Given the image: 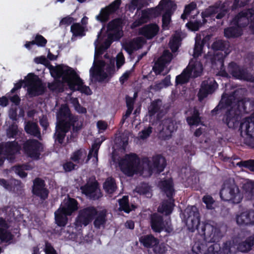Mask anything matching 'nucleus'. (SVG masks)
Wrapping results in <instances>:
<instances>
[{
  "label": "nucleus",
  "instance_id": "obj_54",
  "mask_svg": "<svg viewBox=\"0 0 254 254\" xmlns=\"http://www.w3.org/2000/svg\"><path fill=\"white\" fill-rule=\"evenodd\" d=\"M34 44L39 47H44L47 43V40L42 35L37 34L33 40Z\"/></svg>",
  "mask_w": 254,
  "mask_h": 254
},
{
  "label": "nucleus",
  "instance_id": "obj_22",
  "mask_svg": "<svg viewBox=\"0 0 254 254\" xmlns=\"http://www.w3.org/2000/svg\"><path fill=\"white\" fill-rule=\"evenodd\" d=\"M139 241L142 245L147 248H153L155 253H162L160 248H159V240L153 235L149 234L141 236Z\"/></svg>",
  "mask_w": 254,
  "mask_h": 254
},
{
  "label": "nucleus",
  "instance_id": "obj_30",
  "mask_svg": "<svg viewBox=\"0 0 254 254\" xmlns=\"http://www.w3.org/2000/svg\"><path fill=\"white\" fill-rule=\"evenodd\" d=\"M225 56L223 55L221 52L216 53L212 59V64L217 66L219 65L220 68L221 75L224 77H228L229 73L227 72L224 68V59Z\"/></svg>",
  "mask_w": 254,
  "mask_h": 254
},
{
  "label": "nucleus",
  "instance_id": "obj_53",
  "mask_svg": "<svg viewBox=\"0 0 254 254\" xmlns=\"http://www.w3.org/2000/svg\"><path fill=\"white\" fill-rule=\"evenodd\" d=\"M203 24H204L203 22L202 21V23L200 20L190 21L186 24V26L192 31H196L202 26Z\"/></svg>",
  "mask_w": 254,
  "mask_h": 254
},
{
  "label": "nucleus",
  "instance_id": "obj_47",
  "mask_svg": "<svg viewBox=\"0 0 254 254\" xmlns=\"http://www.w3.org/2000/svg\"><path fill=\"white\" fill-rule=\"evenodd\" d=\"M70 32L74 37H83L85 35L84 28L79 23H74L71 25Z\"/></svg>",
  "mask_w": 254,
  "mask_h": 254
},
{
  "label": "nucleus",
  "instance_id": "obj_26",
  "mask_svg": "<svg viewBox=\"0 0 254 254\" xmlns=\"http://www.w3.org/2000/svg\"><path fill=\"white\" fill-rule=\"evenodd\" d=\"M195 68V66L194 64H189L182 72L176 76L175 81L176 85H182L188 82Z\"/></svg>",
  "mask_w": 254,
  "mask_h": 254
},
{
  "label": "nucleus",
  "instance_id": "obj_46",
  "mask_svg": "<svg viewBox=\"0 0 254 254\" xmlns=\"http://www.w3.org/2000/svg\"><path fill=\"white\" fill-rule=\"evenodd\" d=\"M162 189L168 198H172L173 197L174 190L172 183L170 181L165 180L162 182Z\"/></svg>",
  "mask_w": 254,
  "mask_h": 254
},
{
  "label": "nucleus",
  "instance_id": "obj_28",
  "mask_svg": "<svg viewBox=\"0 0 254 254\" xmlns=\"http://www.w3.org/2000/svg\"><path fill=\"white\" fill-rule=\"evenodd\" d=\"M79 203L76 199L68 196L67 200H64V204L61 207L66 214L71 215L78 209Z\"/></svg>",
  "mask_w": 254,
  "mask_h": 254
},
{
  "label": "nucleus",
  "instance_id": "obj_63",
  "mask_svg": "<svg viewBox=\"0 0 254 254\" xmlns=\"http://www.w3.org/2000/svg\"><path fill=\"white\" fill-rule=\"evenodd\" d=\"M13 170L15 173L21 178H26L27 176V173L24 171L22 166H21L20 165L14 166Z\"/></svg>",
  "mask_w": 254,
  "mask_h": 254
},
{
  "label": "nucleus",
  "instance_id": "obj_57",
  "mask_svg": "<svg viewBox=\"0 0 254 254\" xmlns=\"http://www.w3.org/2000/svg\"><path fill=\"white\" fill-rule=\"evenodd\" d=\"M151 14L150 10H143L141 12V14L140 18L137 22L138 24L136 25H140L144 22H146L150 18V15Z\"/></svg>",
  "mask_w": 254,
  "mask_h": 254
},
{
  "label": "nucleus",
  "instance_id": "obj_1",
  "mask_svg": "<svg viewBox=\"0 0 254 254\" xmlns=\"http://www.w3.org/2000/svg\"><path fill=\"white\" fill-rule=\"evenodd\" d=\"M184 216L189 231L193 232L196 230L200 235L204 236L206 242L216 243L222 238L220 228L208 223L200 224L199 212L196 206H188L185 210Z\"/></svg>",
  "mask_w": 254,
  "mask_h": 254
},
{
  "label": "nucleus",
  "instance_id": "obj_41",
  "mask_svg": "<svg viewBox=\"0 0 254 254\" xmlns=\"http://www.w3.org/2000/svg\"><path fill=\"white\" fill-rule=\"evenodd\" d=\"M26 132L35 137L40 136V128L36 123L28 122L24 127Z\"/></svg>",
  "mask_w": 254,
  "mask_h": 254
},
{
  "label": "nucleus",
  "instance_id": "obj_9",
  "mask_svg": "<svg viewBox=\"0 0 254 254\" xmlns=\"http://www.w3.org/2000/svg\"><path fill=\"white\" fill-rule=\"evenodd\" d=\"M254 2L251 8L246 11H242L236 15L231 21V24L237 26L242 29L247 27L250 21L254 20Z\"/></svg>",
  "mask_w": 254,
  "mask_h": 254
},
{
  "label": "nucleus",
  "instance_id": "obj_18",
  "mask_svg": "<svg viewBox=\"0 0 254 254\" xmlns=\"http://www.w3.org/2000/svg\"><path fill=\"white\" fill-rule=\"evenodd\" d=\"M123 20L121 18H116L110 21L107 24V31L113 32L109 33L110 37L115 36V40L119 41L123 36Z\"/></svg>",
  "mask_w": 254,
  "mask_h": 254
},
{
  "label": "nucleus",
  "instance_id": "obj_13",
  "mask_svg": "<svg viewBox=\"0 0 254 254\" xmlns=\"http://www.w3.org/2000/svg\"><path fill=\"white\" fill-rule=\"evenodd\" d=\"M80 189L83 194L92 200H97L102 196L99 183L96 180L87 182L84 185L81 186Z\"/></svg>",
  "mask_w": 254,
  "mask_h": 254
},
{
  "label": "nucleus",
  "instance_id": "obj_58",
  "mask_svg": "<svg viewBox=\"0 0 254 254\" xmlns=\"http://www.w3.org/2000/svg\"><path fill=\"white\" fill-rule=\"evenodd\" d=\"M237 165L239 166L249 169L252 171H254V160L250 159L246 161H242L239 162Z\"/></svg>",
  "mask_w": 254,
  "mask_h": 254
},
{
  "label": "nucleus",
  "instance_id": "obj_56",
  "mask_svg": "<svg viewBox=\"0 0 254 254\" xmlns=\"http://www.w3.org/2000/svg\"><path fill=\"white\" fill-rule=\"evenodd\" d=\"M72 161H66L63 164V168L64 171L66 173L70 172L73 170L76 169L78 167L76 163Z\"/></svg>",
  "mask_w": 254,
  "mask_h": 254
},
{
  "label": "nucleus",
  "instance_id": "obj_21",
  "mask_svg": "<svg viewBox=\"0 0 254 254\" xmlns=\"http://www.w3.org/2000/svg\"><path fill=\"white\" fill-rule=\"evenodd\" d=\"M150 225L155 233H161L165 227V221L163 217L157 213L151 214L149 218Z\"/></svg>",
  "mask_w": 254,
  "mask_h": 254
},
{
  "label": "nucleus",
  "instance_id": "obj_11",
  "mask_svg": "<svg viewBox=\"0 0 254 254\" xmlns=\"http://www.w3.org/2000/svg\"><path fill=\"white\" fill-rule=\"evenodd\" d=\"M58 68H62V69L64 71L72 68L71 67L68 66H64L62 64L57 65L55 67H52V68L50 69L51 74L52 76V77L54 78L55 81L52 83H49L48 84V87L50 90L53 91L56 90H59V91H60L61 90V91H63V83H66V82L64 81V74H62V75L60 76L56 73V69Z\"/></svg>",
  "mask_w": 254,
  "mask_h": 254
},
{
  "label": "nucleus",
  "instance_id": "obj_27",
  "mask_svg": "<svg viewBox=\"0 0 254 254\" xmlns=\"http://www.w3.org/2000/svg\"><path fill=\"white\" fill-rule=\"evenodd\" d=\"M236 221L240 225L254 224V211L250 210L241 213L237 216Z\"/></svg>",
  "mask_w": 254,
  "mask_h": 254
},
{
  "label": "nucleus",
  "instance_id": "obj_35",
  "mask_svg": "<svg viewBox=\"0 0 254 254\" xmlns=\"http://www.w3.org/2000/svg\"><path fill=\"white\" fill-rule=\"evenodd\" d=\"M86 155V150L83 148H80L72 153L70 160L76 164L82 165L84 163Z\"/></svg>",
  "mask_w": 254,
  "mask_h": 254
},
{
  "label": "nucleus",
  "instance_id": "obj_50",
  "mask_svg": "<svg viewBox=\"0 0 254 254\" xmlns=\"http://www.w3.org/2000/svg\"><path fill=\"white\" fill-rule=\"evenodd\" d=\"M181 41V38L178 35L174 36L172 39L170 40L169 42V47L172 52L175 53L178 50Z\"/></svg>",
  "mask_w": 254,
  "mask_h": 254
},
{
  "label": "nucleus",
  "instance_id": "obj_40",
  "mask_svg": "<svg viewBox=\"0 0 254 254\" xmlns=\"http://www.w3.org/2000/svg\"><path fill=\"white\" fill-rule=\"evenodd\" d=\"M74 116V115L71 113L69 108L68 106H65L62 107L59 111L57 115V123H59L60 121L63 120L64 122H68Z\"/></svg>",
  "mask_w": 254,
  "mask_h": 254
},
{
  "label": "nucleus",
  "instance_id": "obj_29",
  "mask_svg": "<svg viewBox=\"0 0 254 254\" xmlns=\"http://www.w3.org/2000/svg\"><path fill=\"white\" fill-rule=\"evenodd\" d=\"M237 109L240 113L249 114L254 111V100L246 98L237 101Z\"/></svg>",
  "mask_w": 254,
  "mask_h": 254
},
{
  "label": "nucleus",
  "instance_id": "obj_49",
  "mask_svg": "<svg viewBox=\"0 0 254 254\" xmlns=\"http://www.w3.org/2000/svg\"><path fill=\"white\" fill-rule=\"evenodd\" d=\"M7 229H0V240L2 242L11 243L13 235Z\"/></svg>",
  "mask_w": 254,
  "mask_h": 254
},
{
  "label": "nucleus",
  "instance_id": "obj_12",
  "mask_svg": "<svg viewBox=\"0 0 254 254\" xmlns=\"http://www.w3.org/2000/svg\"><path fill=\"white\" fill-rule=\"evenodd\" d=\"M238 100H239L236 98L234 94L229 95L223 94L218 105L211 111L212 115H216L219 113V111L229 107L237 109Z\"/></svg>",
  "mask_w": 254,
  "mask_h": 254
},
{
  "label": "nucleus",
  "instance_id": "obj_20",
  "mask_svg": "<svg viewBox=\"0 0 254 254\" xmlns=\"http://www.w3.org/2000/svg\"><path fill=\"white\" fill-rule=\"evenodd\" d=\"M69 131V126L64 121L61 120L57 123L54 138L55 142L62 144L63 143L66 134Z\"/></svg>",
  "mask_w": 254,
  "mask_h": 254
},
{
  "label": "nucleus",
  "instance_id": "obj_17",
  "mask_svg": "<svg viewBox=\"0 0 254 254\" xmlns=\"http://www.w3.org/2000/svg\"><path fill=\"white\" fill-rule=\"evenodd\" d=\"M32 192L42 200L46 199L49 193V190L46 188L45 181L40 178H36L34 180Z\"/></svg>",
  "mask_w": 254,
  "mask_h": 254
},
{
  "label": "nucleus",
  "instance_id": "obj_5",
  "mask_svg": "<svg viewBox=\"0 0 254 254\" xmlns=\"http://www.w3.org/2000/svg\"><path fill=\"white\" fill-rule=\"evenodd\" d=\"M26 81L28 86V94L31 97L42 95L46 91L45 84L38 76L34 73H29L27 74Z\"/></svg>",
  "mask_w": 254,
  "mask_h": 254
},
{
  "label": "nucleus",
  "instance_id": "obj_16",
  "mask_svg": "<svg viewBox=\"0 0 254 254\" xmlns=\"http://www.w3.org/2000/svg\"><path fill=\"white\" fill-rule=\"evenodd\" d=\"M240 113L237 108H230L226 112L222 121L228 127L235 128L239 124Z\"/></svg>",
  "mask_w": 254,
  "mask_h": 254
},
{
  "label": "nucleus",
  "instance_id": "obj_34",
  "mask_svg": "<svg viewBox=\"0 0 254 254\" xmlns=\"http://www.w3.org/2000/svg\"><path fill=\"white\" fill-rule=\"evenodd\" d=\"M175 200L173 198H168L164 200L161 206L158 208V211L161 213L165 214V215H170L173 211L174 207Z\"/></svg>",
  "mask_w": 254,
  "mask_h": 254
},
{
  "label": "nucleus",
  "instance_id": "obj_44",
  "mask_svg": "<svg viewBox=\"0 0 254 254\" xmlns=\"http://www.w3.org/2000/svg\"><path fill=\"white\" fill-rule=\"evenodd\" d=\"M96 216L93 224L96 228L100 229L101 226L106 222V211L105 210L97 211V214Z\"/></svg>",
  "mask_w": 254,
  "mask_h": 254
},
{
  "label": "nucleus",
  "instance_id": "obj_37",
  "mask_svg": "<svg viewBox=\"0 0 254 254\" xmlns=\"http://www.w3.org/2000/svg\"><path fill=\"white\" fill-rule=\"evenodd\" d=\"M200 113L196 107H194L191 112V116L186 118V121L190 126H198L201 122Z\"/></svg>",
  "mask_w": 254,
  "mask_h": 254
},
{
  "label": "nucleus",
  "instance_id": "obj_45",
  "mask_svg": "<svg viewBox=\"0 0 254 254\" xmlns=\"http://www.w3.org/2000/svg\"><path fill=\"white\" fill-rule=\"evenodd\" d=\"M117 188L115 180L113 178H108L103 184V189L109 194L113 193Z\"/></svg>",
  "mask_w": 254,
  "mask_h": 254
},
{
  "label": "nucleus",
  "instance_id": "obj_55",
  "mask_svg": "<svg viewBox=\"0 0 254 254\" xmlns=\"http://www.w3.org/2000/svg\"><path fill=\"white\" fill-rule=\"evenodd\" d=\"M204 45L200 42V38L198 40L196 38L193 48V57H198L201 55Z\"/></svg>",
  "mask_w": 254,
  "mask_h": 254
},
{
  "label": "nucleus",
  "instance_id": "obj_2",
  "mask_svg": "<svg viewBox=\"0 0 254 254\" xmlns=\"http://www.w3.org/2000/svg\"><path fill=\"white\" fill-rule=\"evenodd\" d=\"M56 73L60 76L64 74V80L66 82L71 91H78L87 95L92 94V92L90 87L84 85L83 80L72 68L64 71L62 68H58L56 69Z\"/></svg>",
  "mask_w": 254,
  "mask_h": 254
},
{
  "label": "nucleus",
  "instance_id": "obj_23",
  "mask_svg": "<svg viewBox=\"0 0 254 254\" xmlns=\"http://www.w3.org/2000/svg\"><path fill=\"white\" fill-rule=\"evenodd\" d=\"M159 27L156 23L147 24L139 29V35L143 36L148 40L152 39L158 33Z\"/></svg>",
  "mask_w": 254,
  "mask_h": 254
},
{
  "label": "nucleus",
  "instance_id": "obj_38",
  "mask_svg": "<svg viewBox=\"0 0 254 254\" xmlns=\"http://www.w3.org/2000/svg\"><path fill=\"white\" fill-rule=\"evenodd\" d=\"M65 122L69 125V130L71 127H72V131L73 133H78L82 128L83 119L81 120L80 117L78 116L74 115L69 121Z\"/></svg>",
  "mask_w": 254,
  "mask_h": 254
},
{
  "label": "nucleus",
  "instance_id": "obj_10",
  "mask_svg": "<svg viewBox=\"0 0 254 254\" xmlns=\"http://www.w3.org/2000/svg\"><path fill=\"white\" fill-rule=\"evenodd\" d=\"M121 2V0H115L108 5L102 8L99 14L96 16V20L102 23H106L109 20L110 16L119 9Z\"/></svg>",
  "mask_w": 254,
  "mask_h": 254
},
{
  "label": "nucleus",
  "instance_id": "obj_43",
  "mask_svg": "<svg viewBox=\"0 0 254 254\" xmlns=\"http://www.w3.org/2000/svg\"><path fill=\"white\" fill-rule=\"evenodd\" d=\"M104 140V139H102L101 141L99 139H97L95 142L92 145L91 148L89 150L88 154L87 155V158L85 162V163H87L91 158L93 157L96 159H98V151L103 141Z\"/></svg>",
  "mask_w": 254,
  "mask_h": 254
},
{
  "label": "nucleus",
  "instance_id": "obj_48",
  "mask_svg": "<svg viewBox=\"0 0 254 254\" xmlns=\"http://www.w3.org/2000/svg\"><path fill=\"white\" fill-rule=\"evenodd\" d=\"M166 64V62H165L162 58L158 59L152 68L156 75H159L164 70Z\"/></svg>",
  "mask_w": 254,
  "mask_h": 254
},
{
  "label": "nucleus",
  "instance_id": "obj_25",
  "mask_svg": "<svg viewBox=\"0 0 254 254\" xmlns=\"http://www.w3.org/2000/svg\"><path fill=\"white\" fill-rule=\"evenodd\" d=\"M152 161V164L149 166V170L156 171L159 174L164 170L167 163L165 158L161 154L154 155Z\"/></svg>",
  "mask_w": 254,
  "mask_h": 254
},
{
  "label": "nucleus",
  "instance_id": "obj_19",
  "mask_svg": "<svg viewBox=\"0 0 254 254\" xmlns=\"http://www.w3.org/2000/svg\"><path fill=\"white\" fill-rule=\"evenodd\" d=\"M226 8V3L220 0L216 1L213 4L209 6L201 13L203 23L207 22L206 18L211 17Z\"/></svg>",
  "mask_w": 254,
  "mask_h": 254
},
{
  "label": "nucleus",
  "instance_id": "obj_60",
  "mask_svg": "<svg viewBox=\"0 0 254 254\" xmlns=\"http://www.w3.org/2000/svg\"><path fill=\"white\" fill-rule=\"evenodd\" d=\"M152 127L150 126L144 128L139 132V137L142 139H145L148 138L152 132Z\"/></svg>",
  "mask_w": 254,
  "mask_h": 254
},
{
  "label": "nucleus",
  "instance_id": "obj_31",
  "mask_svg": "<svg viewBox=\"0 0 254 254\" xmlns=\"http://www.w3.org/2000/svg\"><path fill=\"white\" fill-rule=\"evenodd\" d=\"M5 155L10 158H14L15 155L20 150V146L16 140L6 142L4 145Z\"/></svg>",
  "mask_w": 254,
  "mask_h": 254
},
{
  "label": "nucleus",
  "instance_id": "obj_7",
  "mask_svg": "<svg viewBox=\"0 0 254 254\" xmlns=\"http://www.w3.org/2000/svg\"><path fill=\"white\" fill-rule=\"evenodd\" d=\"M23 150L28 157L35 160L40 159L41 152L43 151L42 143L35 139H29L22 145Z\"/></svg>",
  "mask_w": 254,
  "mask_h": 254
},
{
  "label": "nucleus",
  "instance_id": "obj_59",
  "mask_svg": "<svg viewBox=\"0 0 254 254\" xmlns=\"http://www.w3.org/2000/svg\"><path fill=\"white\" fill-rule=\"evenodd\" d=\"M251 0H234L232 8L233 10H235L239 7H244L248 5L250 2Z\"/></svg>",
  "mask_w": 254,
  "mask_h": 254
},
{
  "label": "nucleus",
  "instance_id": "obj_32",
  "mask_svg": "<svg viewBox=\"0 0 254 254\" xmlns=\"http://www.w3.org/2000/svg\"><path fill=\"white\" fill-rule=\"evenodd\" d=\"M254 246V234L247 237L246 240L239 243L237 245L238 251L243 253L250 252Z\"/></svg>",
  "mask_w": 254,
  "mask_h": 254
},
{
  "label": "nucleus",
  "instance_id": "obj_15",
  "mask_svg": "<svg viewBox=\"0 0 254 254\" xmlns=\"http://www.w3.org/2000/svg\"><path fill=\"white\" fill-rule=\"evenodd\" d=\"M218 85L213 78H208L201 83L197 96L199 101H202L209 94L213 93L218 88Z\"/></svg>",
  "mask_w": 254,
  "mask_h": 254
},
{
  "label": "nucleus",
  "instance_id": "obj_24",
  "mask_svg": "<svg viewBox=\"0 0 254 254\" xmlns=\"http://www.w3.org/2000/svg\"><path fill=\"white\" fill-rule=\"evenodd\" d=\"M177 8V4L172 0H161L158 6L154 9H152L154 14L157 15L160 13L161 11L165 10V12H170L171 14H173Z\"/></svg>",
  "mask_w": 254,
  "mask_h": 254
},
{
  "label": "nucleus",
  "instance_id": "obj_8",
  "mask_svg": "<svg viewBox=\"0 0 254 254\" xmlns=\"http://www.w3.org/2000/svg\"><path fill=\"white\" fill-rule=\"evenodd\" d=\"M97 214V210L93 206L87 207L80 210L74 223L75 227L78 229L82 226H86Z\"/></svg>",
  "mask_w": 254,
  "mask_h": 254
},
{
  "label": "nucleus",
  "instance_id": "obj_39",
  "mask_svg": "<svg viewBox=\"0 0 254 254\" xmlns=\"http://www.w3.org/2000/svg\"><path fill=\"white\" fill-rule=\"evenodd\" d=\"M119 204V210L124 211L125 212L128 213L136 208V206L134 204L129 205L128 196L127 195L123 196L121 199L118 200Z\"/></svg>",
  "mask_w": 254,
  "mask_h": 254
},
{
  "label": "nucleus",
  "instance_id": "obj_64",
  "mask_svg": "<svg viewBox=\"0 0 254 254\" xmlns=\"http://www.w3.org/2000/svg\"><path fill=\"white\" fill-rule=\"evenodd\" d=\"M170 12H165L162 15V26L164 27L165 26H168L171 21V15Z\"/></svg>",
  "mask_w": 254,
  "mask_h": 254
},
{
  "label": "nucleus",
  "instance_id": "obj_4",
  "mask_svg": "<svg viewBox=\"0 0 254 254\" xmlns=\"http://www.w3.org/2000/svg\"><path fill=\"white\" fill-rule=\"evenodd\" d=\"M119 165L121 171L128 177L137 174L140 169V159L137 154L129 153L126 154L121 159Z\"/></svg>",
  "mask_w": 254,
  "mask_h": 254
},
{
  "label": "nucleus",
  "instance_id": "obj_51",
  "mask_svg": "<svg viewBox=\"0 0 254 254\" xmlns=\"http://www.w3.org/2000/svg\"><path fill=\"white\" fill-rule=\"evenodd\" d=\"M161 102V101L160 99H157L151 103V105L148 109L149 116L152 117L159 111L160 109V103Z\"/></svg>",
  "mask_w": 254,
  "mask_h": 254
},
{
  "label": "nucleus",
  "instance_id": "obj_62",
  "mask_svg": "<svg viewBox=\"0 0 254 254\" xmlns=\"http://www.w3.org/2000/svg\"><path fill=\"white\" fill-rule=\"evenodd\" d=\"M203 202L206 204L207 209H211L213 208L212 205L214 201L210 195H205L203 196Z\"/></svg>",
  "mask_w": 254,
  "mask_h": 254
},
{
  "label": "nucleus",
  "instance_id": "obj_3",
  "mask_svg": "<svg viewBox=\"0 0 254 254\" xmlns=\"http://www.w3.org/2000/svg\"><path fill=\"white\" fill-rule=\"evenodd\" d=\"M220 196L222 200L230 201L234 204H238L242 201L243 196L235 183L234 181L225 180L220 191Z\"/></svg>",
  "mask_w": 254,
  "mask_h": 254
},
{
  "label": "nucleus",
  "instance_id": "obj_14",
  "mask_svg": "<svg viewBox=\"0 0 254 254\" xmlns=\"http://www.w3.org/2000/svg\"><path fill=\"white\" fill-rule=\"evenodd\" d=\"M177 122L172 118H168L163 121L162 129L158 133V138L162 140H168L172 136V133L177 130Z\"/></svg>",
  "mask_w": 254,
  "mask_h": 254
},
{
  "label": "nucleus",
  "instance_id": "obj_61",
  "mask_svg": "<svg viewBox=\"0 0 254 254\" xmlns=\"http://www.w3.org/2000/svg\"><path fill=\"white\" fill-rule=\"evenodd\" d=\"M44 251L45 254H58L52 244L47 241H45Z\"/></svg>",
  "mask_w": 254,
  "mask_h": 254
},
{
  "label": "nucleus",
  "instance_id": "obj_6",
  "mask_svg": "<svg viewBox=\"0 0 254 254\" xmlns=\"http://www.w3.org/2000/svg\"><path fill=\"white\" fill-rule=\"evenodd\" d=\"M227 70L229 74L234 79L254 82V76L249 72L247 69L240 66L234 62H231L229 64Z\"/></svg>",
  "mask_w": 254,
  "mask_h": 254
},
{
  "label": "nucleus",
  "instance_id": "obj_36",
  "mask_svg": "<svg viewBox=\"0 0 254 254\" xmlns=\"http://www.w3.org/2000/svg\"><path fill=\"white\" fill-rule=\"evenodd\" d=\"M243 34V30L237 26L233 25L224 30V36L228 39L238 38Z\"/></svg>",
  "mask_w": 254,
  "mask_h": 254
},
{
  "label": "nucleus",
  "instance_id": "obj_33",
  "mask_svg": "<svg viewBox=\"0 0 254 254\" xmlns=\"http://www.w3.org/2000/svg\"><path fill=\"white\" fill-rule=\"evenodd\" d=\"M55 223L59 227H64L67 223L68 215L59 207L54 213Z\"/></svg>",
  "mask_w": 254,
  "mask_h": 254
},
{
  "label": "nucleus",
  "instance_id": "obj_42",
  "mask_svg": "<svg viewBox=\"0 0 254 254\" xmlns=\"http://www.w3.org/2000/svg\"><path fill=\"white\" fill-rule=\"evenodd\" d=\"M145 42L143 38L141 37H137L127 45L126 51L130 53L133 50L139 49L142 48Z\"/></svg>",
  "mask_w": 254,
  "mask_h": 254
},
{
  "label": "nucleus",
  "instance_id": "obj_52",
  "mask_svg": "<svg viewBox=\"0 0 254 254\" xmlns=\"http://www.w3.org/2000/svg\"><path fill=\"white\" fill-rule=\"evenodd\" d=\"M228 43L226 41H224L222 40L216 41L212 44L211 46L212 49L214 51H225L226 49L228 48Z\"/></svg>",
  "mask_w": 254,
  "mask_h": 254
}]
</instances>
